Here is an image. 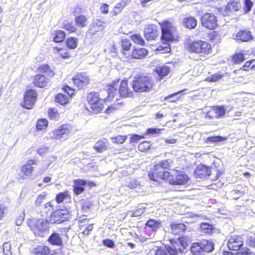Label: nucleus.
<instances>
[{
  "instance_id": "nucleus-1",
  "label": "nucleus",
  "mask_w": 255,
  "mask_h": 255,
  "mask_svg": "<svg viewBox=\"0 0 255 255\" xmlns=\"http://www.w3.org/2000/svg\"><path fill=\"white\" fill-rule=\"evenodd\" d=\"M152 86L151 78L146 76H135L132 81V87L135 92H149Z\"/></svg>"
},
{
  "instance_id": "nucleus-2",
  "label": "nucleus",
  "mask_w": 255,
  "mask_h": 255,
  "mask_svg": "<svg viewBox=\"0 0 255 255\" xmlns=\"http://www.w3.org/2000/svg\"><path fill=\"white\" fill-rule=\"evenodd\" d=\"M188 49L190 52L197 54L200 56H205L211 52V46L205 41L196 40L189 44Z\"/></svg>"
},
{
  "instance_id": "nucleus-3",
  "label": "nucleus",
  "mask_w": 255,
  "mask_h": 255,
  "mask_svg": "<svg viewBox=\"0 0 255 255\" xmlns=\"http://www.w3.org/2000/svg\"><path fill=\"white\" fill-rule=\"evenodd\" d=\"M189 180L188 176L183 171L174 170L170 172L167 180L172 185H185Z\"/></svg>"
},
{
  "instance_id": "nucleus-4",
  "label": "nucleus",
  "mask_w": 255,
  "mask_h": 255,
  "mask_svg": "<svg viewBox=\"0 0 255 255\" xmlns=\"http://www.w3.org/2000/svg\"><path fill=\"white\" fill-rule=\"evenodd\" d=\"M214 250L212 242L204 240L200 243H194L190 247L191 252L194 255H199L202 252H210Z\"/></svg>"
},
{
  "instance_id": "nucleus-5",
  "label": "nucleus",
  "mask_w": 255,
  "mask_h": 255,
  "mask_svg": "<svg viewBox=\"0 0 255 255\" xmlns=\"http://www.w3.org/2000/svg\"><path fill=\"white\" fill-rule=\"evenodd\" d=\"M182 250L180 248L179 243L175 242L171 245L165 246L164 248H160L156 250L154 255H182Z\"/></svg>"
},
{
  "instance_id": "nucleus-6",
  "label": "nucleus",
  "mask_w": 255,
  "mask_h": 255,
  "mask_svg": "<svg viewBox=\"0 0 255 255\" xmlns=\"http://www.w3.org/2000/svg\"><path fill=\"white\" fill-rule=\"evenodd\" d=\"M169 174V172L165 171V169L157 163L154 165L152 171L149 172L148 176L150 179L157 181L159 179L167 180Z\"/></svg>"
},
{
  "instance_id": "nucleus-7",
  "label": "nucleus",
  "mask_w": 255,
  "mask_h": 255,
  "mask_svg": "<svg viewBox=\"0 0 255 255\" xmlns=\"http://www.w3.org/2000/svg\"><path fill=\"white\" fill-rule=\"evenodd\" d=\"M99 96V93L98 92H91L87 96V101L90 105V108L92 112L96 114L101 112L104 109V105L101 103L98 104L99 107H95L96 103L104 99L100 98Z\"/></svg>"
},
{
  "instance_id": "nucleus-8",
  "label": "nucleus",
  "mask_w": 255,
  "mask_h": 255,
  "mask_svg": "<svg viewBox=\"0 0 255 255\" xmlns=\"http://www.w3.org/2000/svg\"><path fill=\"white\" fill-rule=\"evenodd\" d=\"M162 38L166 41H173L174 39L176 28L173 24L168 21L163 22L161 26Z\"/></svg>"
},
{
  "instance_id": "nucleus-9",
  "label": "nucleus",
  "mask_w": 255,
  "mask_h": 255,
  "mask_svg": "<svg viewBox=\"0 0 255 255\" xmlns=\"http://www.w3.org/2000/svg\"><path fill=\"white\" fill-rule=\"evenodd\" d=\"M37 97V93L34 90H27L24 95V101L21 106L27 109H31L33 108Z\"/></svg>"
},
{
  "instance_id": "nucleus-10",
  "label": "nucleus",
  "mask_w": 255,
  "mask_h": 255,
  "mask_svg": "<svg viewBox=\"0 0 255 255\" xmlns=\"http://www.w3.org/2000/svg\"><path fill=\"white\" fill-rule=\"evenodd\" d=\"M69 218V211L67 209H58L52 212L50 218L51 223H61L67 220Z\"/></svg>"
},
{
  "instance_id": "nucleus-11",
  "label": "nucleus",
  "mask_w": 255,
  "mask_h": 255,
  "mask_svg": "<svg viewBox=\"0 0 255 255\" xmlns=\"http://www.w3.org/2000/svg\"><path fill=\"white\" fill-rule=\"evenodd\" d=\"M201 20L202 25L209 29H214L218 26L216 17L211 13L204 14Z\"/></svg>"
},
{
  "instance_id": "nucleus-12",
  "label": "nucleus",
  "mask_w": 255,
  "mask_h": 255,
  "mask_svg": "<svg viewBox=\"0 0 255 255\" xmlns=\"http://www.w3.org/2000/svg\"><path fill=\"white\" fill-rule=\"evenodd\" d=\"M49 229V222L43 219H39L36 221L35 225L32 228L33 233L35 236L43 237L44 232Z\"/></svg>"
},
{
  "instance_id": "nucleus-13",
  "label": "nucleus",
  "mask_w": 255,
  "mask_h": 255,
  "mask_svg": "<svg viewBox=\"0 0 255 255\" xmlns=\"http://www.w3.org/2000/svg\"><path fill=\"white\" fill-rule=\"evenodd\" d=\"M72 80L74 84L79 89L85 87L89 83V78L85 73L77 74Z\"/></svg>"
},
{
  "instance_id": "nucleus-14",
  "label": "nucleus",
  "mask_w": 255,
  "mask_h": 255,
  "mask_svg": "<svg viewBox=\"0 0 255 255\" xmlns=\"http://www.w3.org/2000/svg\"><path fill=\"white\" fill-rule=\"evenodd\" d=\"M69 133L67 125H63L59 126L57 129L53 131L51 137L55 139L64 140L67 138Z\"/></svg>"
},
{
  "instance_id": "nucleus-15",
  "label": "nucleus",
  "mask_w": 255,
  "mask_h": 255,
  "mask_svg": "<svg viewBox=\"0 0 255 255\" xmlns=\"http://www.w3.org/2000/svg\"><path fill=\"white\" fill-rule=\"evenodd\" d=\"M243 245V239L239 236H231L228 242V247L231 250L238 251Z\"/></svg>"
},
{
  "instance_id": "nucleus-16",
  "label": "nucleus",
  "mask_w": 255,
  "mask_h": 255,
  "mask_svg": "<svg viewBox=\"0 0 255 255\" xmlns=\"http://www.w3.org/2000/svg\"><path fill=\"white\" fill-rule=\"evenodd\" d=\"M105 28V24L104 22L95 19L89 26V33L91 36L98 34L99 32H102Z\"/></svg>"
},
{
  "instance_id": "nucleus-17",
  "label": "nucleus",
  "mask_w": 255,
  "mask_h": 255,
  "mask_svg": "<svg viewBox=\"0 0 255 255\" xmlns=\"http://www.w3.org/2000/svg\"><path fill=\"white\" fill-rule=\"evenodd\" d=\"M144 36L147 40H155L158 36L157 26L153 24L147 25L144 30Z\"/></svg>"
},
{
  "instance_id": "nucleus-18",
  "label": "nucleus",
  "mask_w": 255,
  "mask_h": 255,
  "mask_svg": "<svg viewBox=\"0 0 255 255\" xmlns=\"http://www.w3.org/2000/svg\"><path fill=\"white\" fill-rule=\"evenodd\" d=\"M211 169L203 165H199L195 169L194 175L197 178H206L211 173Z\"/></svg>"
},
{
  "instance_id": "nucleus-19",
  "label": "nucleus",
  "mask_w": 255,
  "mask_h": 255,
  "mask_svg": "<svg viewBox=\"0 0 255 255\" xmlns=\"http://www.w3.org/2000/svg\"><path fill=\"white\" fill-rule=\"evenodd\" d=\"M119 92L121 96L124 98L132 97V91L128 88V81L122 80L119 86Z\"/></svg>"
},
{
  "instance_id": "nucleus-20",
  "label": "nucleus",
  "mask_w": 255,
  "mask_h": 255,
  "mask_svg": "<svg viewBox=\"0 0 255 255\" xmlns=\"http://www.w3.org/2000/svg\"><path fill=\"white\" fill-rule=\"evenodd\" d=\"M226 1L227 2L225 8L227 13L238 11L241 7L240 0H226Z\"/></svg>"
},
{
  "instance_id": "nucleus-21",
  "label": "nucleus",
  "mask_w": 255,
  "mask_h": 255,
  "mask_svg": "<svg viewBox=\"0 0 255 255\" xmlns=\"http://www.w3.org/2000/svg\"><path fill=\"white\" fill-rule=\"evenodd\" d=\"M236 40L242 42H248L254 39L251 31L247 30H241L236 35Z\"/></svg>"
},
{
  "instance_id": "nucleus-22",
  "label": "nucleus",
  "mask_w": 255,
  "mask_h": 255,
  "mask_svg": "<svg viewBox=\"0 0 255 255\" xmlns=\"http://www.w3.org/2000/svg\"><path fill=\"white\" fill-rule=\"evenodd\" d=\"M148 53V51L144 48H134L131 53L130 57L132 59H141L144 58Z\"/></svg>"
},
{
  "instance_id": "nucleus-23",
  "label": "nucleus",
  "mask_w": 255,
  "mask_h": 255,
  "mask_svg": "<svg viewBox=\"0 0 255 255\" xmlns=\"http://www.w3.org/2000/svg\"><path fill=\"white\" fill-rule=\"evenodd\" d=\"M48 82V79L43 75L37 74L33 79V83L35 86L39 88L45 87Z\"/></svg>"
},
{
  "instance_id": "nucleus-24",
  "label": "nucleus",
  "mask_w": 255,
  "mask_h": 255,
  "mask_svg": "<svg viewBox=\"0 0 255 255\" xmlns=\"http://www.w3.org/2000/svg\"><path fill=\"white\" fill-rule=\"evenodd\" d=\"M35 164L36 162L34 160H28L25 164L22 166L21 172L26 176H29L31 175L34 170V167L32 165Z\"/></svg>"
},
{
  "instance_id": "nucleus-25",
  "label": "nucleus",
  "mask_w": 255,
  "mask_h": 255,
  "mask_svg": "<svg viewBox=\"0 0 255 255\" xmlns=\"http://www.w3.org/2000/svg\"><path fill=\"white\" fill-rule=\"evenodd\" d=\"M87 184L85 180L76 179L74 181V192L76 195L81 194L85 190V187Z\"/></svg>"
},
{
  "instance_id": "nucleus-26",
  "label": "nucleus",
  "mask_w": 255,
  "mask_h": 255,
  "mask_svg": "<svg viewBox=\"0 0 255 255\" xmlns=\"http://www.w3.org/2000/svg\"><path fill=\"white\" fill-rule=\"evenodd\" d=\"M108 141L107 139L103 138L99 140L94 146V148L98 152H102L107 149Z\"/></svg>"
},
{
  "instance_id": "nucleus-27",
  "label": "nucleus",
  "mask_w": 255,
  "mask_h": 255,
  "mask_svg": "<svg viewBox=\"0 0 255 255\" xmlns=\"http://www.w3.org/2000/svg\"><path fill=\"white\" fill-rule=\"evenodd\" d=\"M122 53L127 57H130V49L132 44L129 39H123L121 42Z\"/></svg>"
},
{
  "instance_id": "nucleus-28",
  "label": "nucleus",
  "mask_w": 255,
  "mask_h": 255,
  "mask_svg": "<svg viewBox=\"0 0 255 255\" xmlns=\"http://www.w3.org/2000/svg\"><path fill=\"white\" fill-rule=\"evenodd\" d=\"M34 255H49V248L44 245H39L34 248L32 250Z\"/></svg>"
},
{
  "instance_id": "nucleus-29",
  "label": "nucleus",
  "mask_w": 255,
  "mask_h": 255,
  "mask_svg": "<svg viewBox=\"0 0 255 255\" xmlns=\"http://www.w3.org/2000/svg\"><path fill=\"white\" fill-rule=\"evenodd\" d=\"M186 230V226L183 223H172L171 224V230L175 235H178L183 233Z\"/></svg>"
},
{
  "instance_id": "nucleus-30",
  "label": "nucleus",
  "mask_w": 255,
  "mask_h": 255,
  "mask_svg": "<svg viewBox=\"0 0 255 255\" xmlns=\"http://www.w3.org/2000/svg\"><path fill=\"white\" fill-rule=\"evenodd\" d=\"M48 241L52 245L61 246L62 244V239L57 233H53L49 237Z\"/></svg>"
},
{
  "instance_id": "nucleus-31",
  "label": "nucleus",
  "mask_w": 255,
  "mask_h": 255,
  "mask_svg": "<svg viewBox=\"0 0 255 255\" xmlns=\"http://www.w3.org/2000/svg\"><path fill=\"white\" fill-rule=\"evenodd\" d=\"M225 114V108L222 106H218L215 107L213 110L209 113V117H215L218 118L223 117Z\"/></svg>"
},
{
  "instance_id": "nucleus-32",
  "label": "nucleus",
  "mask_w": 255,
  "mask_h": 255,
  "mask_svg": "<svg viewBox=\"0 0 255 255\" xmlns=\"http://www.w3.org/2000/svg\"><path fill=\"white\" fill-rule=\"evenodd\" d=\"M197 20L193 17H186L183 20V25L190 29L194 28L197 25Z\"/></svg>"
},
{
  "instance_id": "nucleus-33",
  "label": "nucleus",
  "mask_w": 255,
  "mask_h": 255,
  "mask_svg": "<svg viewBox=\"0 0 255 255\" xmlns=\"http://www.w3.org/2000/svg\"><path fill=\"white\" fill-rule=\"evenodd\" d=\"M131 0H122L117 3L113 9V12L115 15L120 13L123 9L130 2Z\"/></svg>"
},
{
  "instance_id": "nucleus-34",
  "label": "nucleus",
  "mask_w": 255,
  "mask_h": 255,
  "mask_svg": "<svg viewBox=\"0 0 255 255\" xmlns=\"http://www.w3.org/2000/svg\"><path fill=\"white\" fill-rule=\"evenodd\" d=\"M146 226L155 231L161 227L162 223L159 220L150 219L147 221Z\"/></svg>"
},
{
  "instance_id": "nucleus-35",
  "label": "nucleus",
  "mask_w": 255,
  "mask_h": 255,
  "mask_svg": "<svg viewBox=\"0 0 255 255\" xmlns=\"http://www.w3.org/2000/svg\"><path fill=\"white\" fill-rule=\"evenodd\" d=\"M119 80L115 82H113V83L108 88L107 92L108 94L107 98L109 100L114 97V93L117 91L118 88L119 87Z\"/></svg>"
},
{
  "instance_id": "nucleus-36",
  "label": "nucleus",
  "mask_w": 255,
  "mask_h": 255,
  "mask_svg": "<svg viewBox=\"0 0 255 255\" xmlns=\"http://www.w3.org/2000/svg\"><path fill=\"white\" fill-rule=\"evenodd\" d=\"M170 71V68L167 66H159L156 68V72L160 76V80L163 77L167 75Z\"/></svg>"
},
{
  "instance_id": "nucleus-37",
  "label": "nucleus",
  "mask_w": 255,
  "mask_h": 255,
  "mask_svg": "<svg viewBox=\"0 0 255 255\" xmlns=\"http://www.w3.org/2000/svg\"><path fill=\"white\" fill-rule=\"evenodd\" d=\"M213 229L212 225L207 223H202L200 225V232L202 234H210L212 232Z\"/></svg>"
},
{
  "instance_id": "nucleus-38",
  "label": "nucleus",
  "mask_w": 255,
  "mask_h": 255,
  "mask_svg": "<svg viewBox=\"0 0 255 255\" xmlns=\"http://www.w3.org/2000/svg\"><path fill=\"white\" fill-rule=\"evenodd\" d=\"M38 70L40 72L45 73L47 75L52 77L54 75V73L53 70L51 69L50 66L47 64H43L41 65Z\"/></svg>"
},
{
  "instance_id": "nucleus-39",
  "label": "nucleus",
  "mask_w": 255,
  "mask_h": 255,
  "mask_svg": "<svg viewBox=\"0 0 255 255\" xmlns=\"http://www.w3.org/2000/svg\"><path fill=\"white\" fill-rule=\"evenodd\" d=\"M75 22L79 26L83 27L87 25V18L84 15H80L75 18Z\"/></svg>"
},
{
  "instance_id": "nucleus-40",
  "label": "nucleus",
  "mask_w": 255,
  "mask_h": 255,
  "mask_svg": "<svg viewBox=\"0 0 255 255\" xmlns=\"http://www.w3.org/2000/svg\"><path fill=\"white\" fill-rule=\"evenodd\" d=\"M66 37L65 33L62 30H57L55 32V35L54 37V41L55 42H63Z\"/></svg>"
},
{
  "instance_id": "nucleus-41",
  "label": "nucleus",
  "mask_w": 255,
  "mask_h": 255,
  "mask_svg": "<svg viewBox=\"0 0 255 255\" xmlns=\"http://www.w3.org/2000/svg\"><path fill=\"white\" fill-rule=\"evenodd\" d=\"M56 102L60 103L62 105H66L68 102V98L67 96L59 93L55 97Z\"/></svg>"
},
{
  "instance_id": "nucleus-42",
  "label": "nucleus",
  "mask_w": 255,
  "mask_h": 255,
  "mask_svg": "<svg viewBox=\"0 0 255 255\" xmlns=\"http://www.w3.org/2000/svg\"><path fill=\"white\" fill-rule=\"evenodd\" d=\"M130 38L132 41L136 44L143 46L145 44V41L140 34H133L131 36Z\"/></svg>"
},
{
  "instance_id": "nucleus-43",
  "label": "nucleus",
  "mask_w": 255,
  "mask_h": 255,
  "mask_svg": "<svg viewBox=\"0 0 255 255\" xmlns=\"http://www.w3.org/2000/svg\"><path fill=\"white\" fill-rule=\"evenodd\" d=\"M69 191H66L58 193L56 197V201L58 203H62L64 199L70 197Z\"/></svg>"
},
{
  "instance_id": "nucleus-44",
  "label": "nucleus",
  "mask_w": 255,
  "mask_h": 255,
  "mask_svg": "<svg viewBox=\"0 0 255 255\" xmlns=\"http://www.w3.org/2000/svg\"><path fill=\"white\" fill-rule=\"evenodd\" d=\"M232 60L234 64H240L245 60V57L243 54L237 53L233 56Z\"/></svg>"
},
{
  "instance_id": "nucleus-45",
  "label": "nucleus",
  "mask_w": 255,
  "mask_h": 255,
  "mask_svg": "<svg viewBox=\"0 0 255 255\" xmlns=\"http://www.w3.org/2000/svg\"><path fill=\"white\" fill-rule=\"evenodd\" d=\"M47 195V194L45 192H43L39 195L35 201V205L36 206H41L44 201L46 199Z\"/></svg>"
},
{
  "instance_id": "nucleus-46",
  "label": "nucleus",
  "mask_w": 255,
  "mask_h": 255,
  "mask_svg": "<svg viewBox=\"0 0 255 255\" xmlns=\"http://www.w3.org/2000/svg\"><path fill=\"white\" fill-rule=\"evenodd\" d=\"M67 46L71 49H74L77 46V39L75 37H70L67 39Z\"/></svg>"
},
{
  "instance_id": "nucleus-47",
  "label": "nucleus",
  "mask_w": 255,
  "mask_h": 255,
  "mask_svg": "<svg viewBox=\"0 0 255 255\" xmlns=\"http://www.w3.org/2000/svg\"><path fill=\"white\" fill-rule=\"evenodd\" d=\"M48 126V122L45 119H40L37 121L36 128L39 130L45 129Z\"/></svg>"
},
{
  "instance_id": "nucleus-48",
  "label": "nucleus",
  "mask_w": 255,
  "mask_h": 255,
  "mask_svg": "<svg viewBox=\"0 0 255 255\" xmlns=\"http://www.w3.org/2000/svg\"><path fill=\"white\" fill-rule=\"evenodd\" d=\"M127 138V137L126 135H118L117 136H113L111 137V139L115 143L122 144L125 141Z\"/></svg>"
},
{
  "instance_id": "nucleus-49",
  "label": "nucleus",
  "mask_w": 255,
  "mask_h": 255,
  "mask_svg": "<svg viewBox=\"0 0 255 255\" xmlns=\"http://www.w3.org/2000/svg\"><path fill=\"white\" fill-rule=\"evenodd\" d=\"M172 161L171 159H166L161 161L158 164L161 166L164 169H169L171 167V164Z\"/></svg>"
},
{
  "instance_id": "nucleus-50",
  "label": "nucleus",
  "mask_w": 255,
  "mask_h": 255,
  "mask_svg": "<svg viewBox=\"0 0 255 255\" xmlns=\"http://www.w3.org/2000/svg\"><path fill=\"white\" fill-rule=\"evenodd\" d=\"M223 75L220 73H215L207 78V80L211 82H216L223 77Z\"/></svg>"
},
{
  "instance_id": "nucleus-51",
  "label": "nucleus",
  "mask_w": 255,
  "mask_h": 255,
  "mask_svg": "<svg viewBox=\"0 0 255 255\" xmlns=\"http://www.w3.org/2000/svg\"><path fill=\"white\" fill-rule=\"evenodd\" d=\"M126 185L130 189H133L136 188L138 186H139V184L136 180L132 179H130L128 181H127Z\"/></svg>"
},
{
  "instance_id": "nucleus-52",
  "label": "nucleus",
  "mask_w": 255,
  "mask_h": 255,
  "mask_svg": "<svg viewBox=\"0 0 255 255\" xmlns=\"http://www.w3.org/2000/svg\"><path fill=\"white\" fill-rule=\"evenodd\" d=\"M11 244L9 242L5 243L3 245V252L5 255H11Z\"/></svg>"
},
{
  "instance_id": "nucleus-53",
  "label": "nucleus",
  "mask_w": 255,
  "mask_h": 255,
  "mask_svg": "<svg viewBox=\"0 0 255 255\" xmlns=\"http://www.w3.org/2000/svg\"><path fill=\"white\" fill-rule=\"evenodd\" d=\"M244 194V192L240 190L235 189L231 192V195L233 199L237 200L241 196H242Z\"/></svg>"
},
{
  "instance_id": "nucleus-54",
  "label": "nucleus",
  "mask_w": 255,
  "mask_h": 255,
  "mask_svg": "<svg viewBox=\"0 0 255 255\" xmlns=\"http://www.w3.org/2000/svg\"><path fill=\"white\" fill-rule=\"evenodd\" d=\"M162 129L158 128H148L146 130V133L150 135H155L160 133Z\"/></svg>"
},
{
  "instance_id": "nucleus-55",
  "label": "nucleus",
  "mask_w": 255,
  "mask_h": 255,
  "mask_svg": "<svg viewBox=\"0 0 255 255\" xmlns=\"http://www.w3.org/2000/svg\"><path fill=\"white\" fill-rule=\"evenodd\" d=\"M245 12H248L251 11L252 7H253V3L251 0H245Z\"/></svg>"
},
{
  "instance_id": "nucleus-56",
  "label": "nucleus",
  "mask_w": 255,
  "mask_h": 255,
  "mask_svg": "<svg viewBox=\"0 0 255 255\" xmlns=\"http://www.w3.org/2000/svg\"><path fill=\"white\" fill-rule=\"evenodd\" d=\"M149 148V144L147 142H143L139 144L138 149L141 151H144Z\"/></svg>"
},
{
  "instance_id": "nucleus-57",
  "label": "nucleus",
  "mask_w": 255,
  "mask_h": 255,
  "mask_svg": "<svg viewBox=\"0 0 255 255\" xmlns=\"http://www.w3.org/2000/svg\"><path fill=\"white\" fill-rule=\"evenodd\" d=\"M64 28L69 32H74L76 30V28L71 23L65 24Z\"/></svg>"
},
{
  "instance_id": "nucleus-58",
  "label": "nucleus",
  "mask_w": 255,
  "mask_h": 255,
  "mask_svg": "<svg viewBox=\"0 0 255 255\" xmlns=\"http://www.w3.org/2000/svg\"><path fill=\"white\" fill-rule=\"evenodd\" d=\"M225 139H226L225 137H222L221 136H215L210 137L208 138L209 141L212 142H220L223 140H224Z\"/></svg>"
},
{
  "instance_id": "nucleus-59",
  "label": "nucleus",
  "mask_w": 255,
  "mask_h": 255,
  "mask_svg": "<svg viewBox=\"0 0 255 255\" xmlns=\"http://www.w3.org/2000/svg\"><path fill=\"white\" fill-rule=\"evenodd\" d=\"M103 244L104 246L110 248H113L115 246L114 242L110 239L104 240L103 241Z\"/></svg>"
},
{
  "instance_id": "nucleus-60",
  "label": "nucleus",
  "mask_w": 255,
  "mask_h": 255,
  "mask_svg": "<svg viewBox=\"0 0 255 255\" xmlns=\"http://www.w3.org/2000/svg\"><path fill=\"white\" fill-rule=\"evenodd\" d=\"M63 89L64 92L70 96H72L74 93V90L68 86H64Z\"/></svg>"
},
{
  "instance_id": "nucleus-61",
  "label": "nucleus",
  "mask_w": 255,
  "mask_h": 255,
  "mask_svg": "<svg viewBox=\"0 0 255 255\" xmlns=\"http://www.w3.org/2000/svg\"><path fill=\"white\" fill-rule=\"evenodd\" d=\"M109 5L106 3H103L100 7L101 12L102 13L107 14L109 12Z\"/></svg>"
},
{
  "instance_id": "nucleus-62",
  "label": "nucleus",
  "mask_w": 255,
  "mask_h": 255,
  "mask_svg": "<svg viewBox=\"0 0 255 255\" xmlns=\"http://www.w3.org/2000/svg\"><path fill=\"white\" fill-rule=\"evenodd\" d=\"M247 243L248 245L252 247H255V238L250 237Z\"/></svg>"
},
{
  "instance_id": "nucleus-63",
  "label": "nucleus",
  "mask_w": 255,
  "mask_h": 255,
  "mask_svg": "<svg viewBox=\"0 0 255 255\" xmlns=\"http://www.w3.org/2000/svg\"><path fill=\"white\" fill-rule=\"evenodd\" d=\"M48 114L51 118H56L58 117V113L56 111H54V110H51L49 112Z\"/></svg>"
},
{
  "instance_id": "nucleus-64",
  "label": "nucleus",
  "mask_w": 255,
  "mask_h": 255,
  "mask_svg": "<svg viewBox=\"0 0 255 255\" xmlns=\"http://www.w3.org/2000/svg\"><path fill=\"white\" fill-rule=\"evenodd\" d=\"M143 137L142 136H140L137 134L133 135L131 137L130 141L131 142H136L138 140H140L141 138H143Z\"/></svg>"
}]
</instances>
